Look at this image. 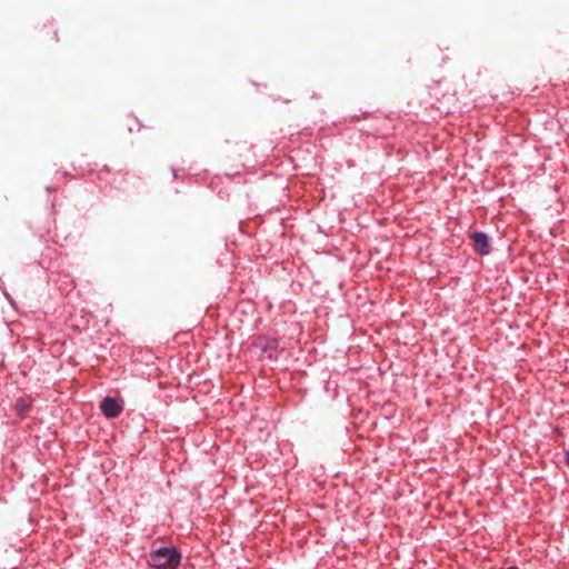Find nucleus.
<instances>
[{
	"instance_id": "nucleus-1",
	"label": "nucleus",
	"mask_w": 569,
	"mask_h": 569,
	"mask_svg": "<svg viewBox=\"0 0 569 569\" xmlns=\"http://www.w3.org/2000/svg\"><path fill=\"white\" fill-rule=\"evenodd\" d=\"M180 562L181 553L174 547H160L148 556V565L154 569H177Z\"/></svg>"
},
{
	"instance_id": "nucleus-2",
	"label": "nucleus",
	"mask_w": 569,
	"mask_h": 569,
	"mask_svg": "<svg viewBox=\"0 0 569 569\" xmlns=\"http://www.w3.org/2000/svg\"><path fill=\"white\" fill-rule=\"evenodd\" d=\"M102 415L108 419L119 417L123 410L121 403L113 397H104L100 403Z\"/></svg>"
},
{
	"instance_id": "nucleus-3",
	"label": "nucleus",
	"mask_w": 569,
	"mask_h": 569,
	"mask_svg": "<svg viewBox=\"0 0 569 569\" xmlns=\"http://www.w3.org/2000/svg\"><path fill=\"white\" fill-rule=\"evenodd\" d=\"M473 241V250L479 256H487L490 253L491 247L489 243V237L482 231H476L470 234Z\"/></svg>"
},
{
	"instance_id": "nucleus-4",
	"label": "nucleus",
	"mask_w": 569,
	"mask_h": 569,
	"mask_svg": "<svg viewBox=\"0 0 569 569\" xmlns=\"http://www.w3.org/2000/svg\"><path fill=\"white\" fill-rule=\"evenodd\" d=\"M256 347H258L263 353H268V357L270 358L279 348V339L276 337L259 336L256 341Z\"/></svg>"
},
{
	"instance_id": "nucleus-5",
	"label": "nucleus",
	"mask_w": 569,
	"mask_h": 569,
	"mask_svg": "<svg viewBox=\"0 0 569 569\" xmlns=\"http://www.w3.org/2000/svg\"><path fill=\"white\" fill-rule=\"evenodd\" d=\"M31 409V405L23 398H18L14 402V411L20 418H24Z\"/></svg>"
},
{
	"instance_id": "nucleus-6",
	"label": "nucleus",
	"mask_w": 569,
	"mask_h": 569,
	"mask_svg": "<svg viewBox=\"0 0 569 569\" xmlns=\"http://www.w3.org/2000/svg\"><path fill=\"white\" fill-rule=\"evenodd\" d=\"M109 173H110V169H109L107 166H104V167L99 171L98 177H99V179H101V180H102V179H104V177H103V176H104V174H109Z\"/></svg>"
},
{
	"instance_id": "nucleus-7",
	"label": "nucleus",
	"mask_w": 569,
	"mask_h": 569,
	"mask_svg": "<svg viewBox=\"0 0 569 569\" xmlns=\"http://www.w3.org/2000/svg\"><path fill=\"white\" fill-rule=\"evenodd\" d=\"M47 28H48L50 31H52V33H53V38H52V39H53L54 41H58L59 39H58V37H57V30L54 29L53 23H50L49 26H47Z\"/></svg>"
},
{
	"instance_id": "nucleus-8",
	"label": "nucleus",
	"mask_w": 569,
	"mask_h": 569,
	"mask_svg": "<svg viewBox=\"0 0 569 569\" xmlns=\"http://www.w3.org/2000/svg\"><path fill=\"white\" fill-rule=\"evenodd\" d=\"M566 463L569 466V450L566 452Z\"/></svg>"
},
{
	"instance_id": "nucleus-9",
	"label": "nucleus",
	"mask_w": 569,
	"mask_h": 569,
	"mask_svg": "<svg viewBox=\"0 0 569 569\" xmlns=\"http://www.w3.org/2000/svg\"><path fill=\"white\" fill-rule=\"evenodd\" d=\"M104 180H106V182H108V183H110V184L114 183V180H109V179H107V178H106Z\"/></svg>"
},
{
	"instance_id": "nucleus-10",
	"label": "nucleus",
	"mask_w": 569,
	"mask_h": 569,
	"mask_svg": "<svg viewBox=\"0 0 569 569\" xmlns=\"http://www.w3.org/2000/svg\"><path fill=\"white\" fill-rule=\"evenodd\" d=\"M507 569H518L516 566L508 567Z\"/></svg>"
}]
</instances>
